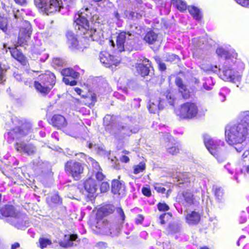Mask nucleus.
I'll use <instances>...</instances> for the list:
<instances>
[{
    "instance_id": "f257e3e1",
    "label": "nucleus",
    "mask_w": 249,
    "mask_h": 249,
    "mask_svg": "<svg viewBox=\"0 0 249 249\" xmlns=\"http://www.w3.org/2000/svg\"><path fill=\"white\" fill-rule=\"evenodd\" d=\"M13 123L16 125L15 127L5 135L9 143H12L14 140H18L15 144V149L22 155L31 156L35 154L36 151V147L31 143H26L20 141L23 139L28 141L34 136L32 134V125L29 123H22L15 117L12 119Z\"/></svg>"
},
{
    "instance_id": "f03ea898",
    "label": "nucleus",
    "mask_w": 249,
    "mask_h": 249,
    "mask_svg": "<svg viewBox=\"0 0 249 249\" xmlns=\"http://www.w3.org/2000/svg\"><path fill=\"white\" fill-rule=\"evenodd\" d=\"M94 12L91 6L82 8L75 17L74 26L80 35H84L86 38L91 37L93 41L101 44L104 39L103 31L99 29L92 28L89 23V20L92 22L97 19Z\"/></svg>"
},
{
    "instance_id": "7ed1b4c3",
    "label": "nucleus",
    "mask_w": 249,
    "mask_h": 249,
    "mask_svg": "<svg viewBox=\"0 0 249 249\" xmlns=\"http://www.w3.org/2000/svg\"><path fill=\"white\" fill-rule=\"evenodd\" d=\"M225 133L226 140L231 145L241 143L249 138V111L241 113L236 123L227 125Z\"/></svg>"
},
{
    "instance_id": "20e7f679",
    "label": "nucleus",
    "mask_w": 249,
    "mask_h": 249,
    "mask_svg": "<svg viewBox=\"0 0 249 249\" xmlns=\"http://www.w3.org/2000/svg\"><path fill=\"white\" fill-rule=\"evenodd\" d=\"M216 53L218 56L225 58L223 66L218 69L219 77L224 81L234 83L239 82L241 79V75L236 70L237 54L233 50L227 51L223 48H217Z\"/></svg>"
},
{
    "instance_id": "39448f33",
    "label": "nucleus",
    "mask_w": 249,
    "mask_h": 249,
    "mask_svg": "<svg viewBox=\"0 0 249 249\" xmlns=\"http://www.w3.org/2000/svg\"><path fill=\"white\" fill-rule=\"evenodd\" d=\"M116 45L113 40H108L109 45L113 48H115L118 52L130 51L132 50L135 42V35L129 32H121L115 37Z\"/></svg>"
},
{
    "instance_id": "423d86ee",
    "label": "nucleus",
    "mask_w": 249,
    "mask_h": 249,
    "mask_svg": "<svg viewBox=\"0 0 249 249\" xmlns=\"http://www.w3.org/2000/svg\"><path fill=\"white\" fill-rule=\"evenodd\" d=\"M55 76L50 71H47L44 74L40 75L38 81H35L34 86L37 91L46 95L55 84Z\"/></svg>"
},
{
    "instance_id": "0eeeda50",
    "label": "nucleus",
    "mask_w": 249,
    "mask_h": 249,
    "mask_svg": "<svg viewBox=\"0 0 249 249\" xmlns=\"http://www.w3.org/2000/svg\"><path fill=\"white\" fill-rule=\"evenodd\" d=\"M204 142L208 150L217 159L219 162H222L224 160L225 158L222 157L219 154L221 148L224 146V142L223 141L213 139L209 135H205Z\"/></svg>"
},
{
    "instance_id": "6e6552de",
    "label": "nucleus",
    "mask_w": 249,
    "mask_h": 249,
    "mask_svg": "<svg viewBox=\"0 0 249 249\" xmlns=\"http://www.w3.org/2000/svg\"><path fill=\"white\" fill-rule=\"evenodd\" d=\"M35 4L47 15L60 11L63 6L58 0H34Z\"/></svg>"
},
{
    "instance_id": "1a4fd4ad",
    "label": "nucleus",
    "mask_w": 249,
    "mask_h": 249,
    "mask_svg": "<svg viewBox=\"0 0 249 249\" xmlns=\"http://www.w3.org/2000/svg\"><path fill=\"white\" fill-rule=\"evenodd\" d=\"M198 112V107L194 103L187 102L182 104L178 113L176 114L182 119H191L195 117Z\"/></svg>"
},
{
    "instance_id": "9d476101",
    "label": "nucleus",
    "mask_w": 249,
    "mask_h": 249,
    "mask_svg": "<svg viewBox=\"0 0 249 249\" xmlns=\"http://www.w3.org/2000/svg\"><path fill=\"white\" fill-rule=\"evenodd\" d=\"M7 221L18 229L24 230L30 226L28 217L26 215L18 213L15 216L8 218Z\"/></svg>"
},
{
    "instance_id": "9b49d317",
    "label": "nucleus",
    "mask_w": 249,
    "mask_h": 249,
    "mask_svg": "<svg viewBox=\"0 0 249 249\" xmlns=\"http://www.w3.org/2000/svg\"><path fill=\"white\" fill-rule=\"evenodd\" d=\"M20 28L18 43L19 46L26 44V42L30 38L32 33V29L30 23L26 20H23Z\"/></svg>"
},
{
    "instance_id": "f8f14e48",
    "label": "nucleus",
    "mask_w": 249,
    "mask_h": 249,
    "mask_svg": "<svg viewBox=\"0 0 249 249\" xmlns=\"http://www.w3.org/2000/svg\"><path fill=\"white\" fill-rule=\"evenodd\" d=\"M84 167L82 164L73 160L68 161L65 164V170L71 174L75 180H78L83 173Z\"/></svg>"
},
{
    "instance_id": "ddd939ff",
    "label": "nucleus",
    "mask_w": 249,
    "mask_h": 249,
    "mask_svg": "<svg viewBox=\"0 0 249 249\" xmlns=\"http://www.w3.org/2000/svg\"><path fill=\"white\" fill-rule=\"evenodd\" d=\"M95 227L100 230V232L104 234L113 236L119 234V229L116 228L115 231L113 230L112 231L109 228V223L106 219L104 218L97 220Z\"/></svg>"
},
{
    "instance_id": "4468645a",
    "label": "nucleus",
    "mask_w": 249,
    "mask_h": 249,
    "mask_svg": "<svg viewBox=\"0 0 249 249\" xmlns=\"http://www.w3.org/2000/svg\"><path fill=\"white\" fill-rule=\"evenodd\" d=\"M164 99L161 97H151L149 100L148 109L152 113H155L158 110H161L164 107Z\"/></svg>"
},
{
    "instance_id": "2eb2a0df",
    "label": "nucleus",
    "mask_w": 249,
    "mask_h": 249,
    "mask_svg": "<svg viewBox=\"0 0 249 249\" xmlns=\"http://www.w3.org/2000/svg\"><path fill=\"white\" fill-rule=\"evenodd\" d=\"M100 62L107 68L112 67V66H117L119 63L117 59H114L113 55H110L108 52H102L99 54Z\"/></svg>"
},
{
    "instance_id": "dca6fc26",
    "label": "nucleus",
    "mask_w": 249,
    "mask_h": 249,
    "mask_svg": "<svg viewBox=\"0 0 249 249\" xmlns=\"http://www.w3.org/2000/svg\"><path fill=\"white\" fill-rule=\"evenodd\" d=\"M201 215L196 211H188L185 214L186 222L189 225H196L200 221Z\"/></svg>"
},
{
    "instance_id": "f3484780",
    "label": "nucleus",
    "mask_w": 249,
    "mask_h": 249,
    "mask_svg": "<svg viewBox=\"0 0 249 249\" xmlns=\"http://www.w3.org/2000/svg\"><path fill=\"white\" fill-rule=\"evenodd\" d=\"M138 72L142 75L145 76L148 75L150 72L151 69L152 68L149 63V61L147 58H144L142 60V63H139L136 66Z\"/></svg>"
},
{
    "instance_id": "a211bd4d",
    "label": "nucleus",
    "mask_w": 249,
    "mask_h": 249,
    "mask_svg": "<svg viewBox=\"0 0 249 249\" xmlns=\"http://www.w3.org/2000/svg\"><path fill=\"white\" fill-rule=\"evenodd\" d=\"M78 241L76 234H66L65 235L63 240L60 243V245L64 248H69L76 246L78 243Z\"/></svg>"
},
{
    "instance_id": "6ab92c4d",
    "label": "nucleus",
    "mask_w": 249,
    "mask_h": 249,
    "mask_svg": "<svg viewBox=\"0 0 249 249\" xmlns=\"http://www.w3.org/2000/svg\"><path fill=\"white\" fill-rule=\"evenodd\" d=\"M67 43L70 48L71 50H80L83 48L79 44L74 34L71 31H69L67 33Z\"/></svg>"
},
{
    "instance_id": "aec40b11",
    "label": "nucleus",
    "mask_w": 249,
    "mask_h": 249,
    "mask_svg": "<svg viewBox=\"0 0 249 249\" xmlns=\"http://www.w3.org/2000/svg\"><path fill=\"white\" fill-rule=\"evenodd\" d=\"M85 190L89 194H94L98 188L96 181L92 178L86 179L84 183Z\"/></svg>"
},
{
    "instance_id": "412c9836",
    "label": "nucleus",
    "mask_w": 249,
    "mask_h": 249,
    "mask_svg": "<svg viewBox=\"0 0 249 249\" xmlns=\"http://www.w3.org/2000/svg\"><path fill=\"white\" fill-rule=\"evenodd\" d=\"M181 201L183 204L187 206H190L196 203L192 193L188 191L182 193Z\"/></svg>"
},
{
    "instance_id": "4be33fe9",
    "label": "nucleus",
    "mask_w": 249,
    "mask_h": 249,
    "mask_svg": "<svg viewBox=\"0 0 249 249\" xmlns=\"http://www.w3.org/2000/svg\"><path fill=\"white\" fill-rule=\"evenodd\" d=\"M143 39L146 42L150 44H159L160 42L158 35L152 30H150L146 33Z\"/></svg>"
},
{
    "instance_id": "5701e85b",
    "label": "nucleus",
    "mask_w": 249,
    "mask_h": 249,
    "mask_svg": "<svg viewBox=\"0 0 249 249\" xmlns=\"http://www.w3.org/2000/svg\"><path fill=\"white\" fill-rule=\"evenodd\" d=\"M176 85L178 87V90L184 99H188L190 96V92L186 86L183 84L182 80L179 78L176 79Z\"/></svg>"
},
{
    "instance_id": "b1692460",
    "label": "nucleus",
    "mask_w": 249,
    "mask_h": 249,
    "mask_svg": "<svg viewBox=\"0 0 249 249\" xmlns=\"http://www.w3.org/2000/svg\"><path fill=\"white\" fill-rule=\"evenodd\" d=\"M124 185L118 180L112 181L111 191L114 194L123 195L124 191Z\"/></svg>"
},
{
    "instance_id": "393cba45",
    "label": "nucleus",
    "mask_w": 249,
    "mask_h": 249,
    "mask_svg": "<svg viewBox=\"0 0 249 249\" xmlns=\"http://www.w3.org/2000/svg\"><path fill=\"white\" fill-rule=\"evenodd\" d=\"M52 122L53 126L60 129L65 127L67 124L65 118L63 116L59 114L53 116Z\"/></svg>"
},
{
    "instance_id": "a878e982",
    "label": "nucleus",
    "mask_w": 249,
    "mask_h": 249,
    "mask_svg": "<svg viewBox=\"0 0 249 249\" xmlns=\"http://www.w3.org/2000/svg\"><path fill=\"white\" fill-rule=\"evenodd\" d=\"M1 215L8 218L15 216L18 212H16L14 207L12 205H5L0 209Z\"/></svg>"
},
{
    "instance_id": "bb28decb",
    "label": "nucleus",
    "mask_w": 249,
    "mask_h": 249,
    "mask_svg": "<svg viewBox=\"0 0 249 249\" xmlns=\"http://www.w3.org/2000/svg\"><path fill=\"white\" fill-rule=\"evenodd\" d=\"M167 139L168 142L166 145L167 151L172 155L176 154L178 152L179 148L176 145L175 143H173V138L171 135H168Z\"/></svg>"
},
{
    "instance_id": "cd10ccee",
    "label": "nucleus",
    "mask_w": 249,
    "mask_h": 249,
    "mask_svg": "<svg viewBox=\"0 0 249 249\" xmlns=\"http://www.w3.org/2000/svg\"><path fill=\"white\" fill-rule=\"evenodd\" d=\"M61 73L64 77H71L74 79H78L80 75L79 72L75 71L70 68L63 69L61 71Z\"/></svg>"
},
{
    "instance_id": "c85d7f7f",
    "label": "nucleus",
    "mask_w": 249,
    "mask_h": 249,
    "mask_svg": "<svg viewBox=\"0 0 249 249\" xmlns=\"http://www.w3.org/2000/svg\"><path fill=\"white\" fill-rule=\"evenodd\" d=\"M112 20L117 25L118 27H121L123 23L122 18H124L122 13L118 10H115L112 13Z\"/></svg>"
},
{
    "instance_id": "c756f323",
    "label": "nucleus",
    "mask_w": 249,
    "mask_h": 249,
    "mask_svg": "<svg viewBox=\"0 0 249 249\" xmlns=\"http://www.w3.org/2000/svg\"><path fill=\"white\" fill-rule=\"evenodd\" d=\"M8 49L10 50L11 54L13 58L20 62L24 60V55L17 48H11L9 47Z\"/></svg>"
},
{
    "instance_id": "7c9ffc66",
    "label": "nucleus",
    "mask_w": 249,
    "mask_h": 249,
    "mask_svg": "<svg viewBox=\"0 0 249 249\" xmlns=\"http://www.w3.org/2000/svg\"><path fill=\"white\" fill-rule=\"evenodd\" d=\"M216 199L221 202L224 199V192L223 188L217 186H214L213 188Z\"/></svg>"
},
{
    "instance_id": "2f4dec72",
    "label": "nucleus",
    "mask_w": 249,
    "mask_h": 249,
    "mask_svg": "<svg viewBox=\"0 0 249 249\" xmlns=\"http://www.w3.org/2000/svg\"><path fill=\"white\" fill-rule=\"evenodd\" d=\"M178 181H181L179 183L182 184L184 182H190L193 179L192 174L190 173H179L178 175Z\"/></svg>"
},
{
    "instance_id": "473e14b6",
    "label": "nucleus",
    "mask_w": 249,
    "mask_h": 249,
    "mask_svg": "<svg viewBox=\"0 0 249 249\" xmlns=\"http://www.w3.org/2000/svg\"><path fill=\"white\" fill-rule=\"evenodd\" d=\"M172 4L181 12L185 11L187 8L186 2L183 0H172Z\"/></svg>"
},
{
    "instance_id": "72a5a7b5",
    "label": "nucleus",
    "mask_w": 249,
    "mask_h": 249,
    "mask_svg": "<svg viewBox=\"0 0 249 249\" xmlns=\"http://www.w3.org/2000/svg\"><path fill=\"white\" fill-rule=\"evenodd\" d=\"M142 13H137L132 11H125L124 15L125 18L133 20L139 19L142 17Z\"/></svg>"
},
{
    "instance_id": "f704fd0d",
    "label": "nucleus",
    "mask_w": 249,
    "mask_h": 249,
    "mask_svg": "<svg viewBox=\"0 0 249 249\" xmlns=\"http://www.w3.org/2000/svg\"><path fill=\"white\" fill-rule=\"evenodd\" d=\"M188 9L190 14L196 20L201 18V15L199 10L195 6H188Z\"/></svg>"
},
{
    "instance_id": "c9c22d12",
    "label": "nucleus",
    "mask_w": 249,
    "mask_h": 249,
    "mask_svg": "<svg viewBox=\"0 0 249 249\" xmlns=\"http://www.w3.org/2000/svg\"><path fill=\"white\" fill-rule=\"evenodd\" d=\"M119 130L121 134L125 136H129L131 132L134 133L137 132L138 129L137 128H135L133 129H130L129 128L126 126H122L121 128H119Z\"/></svg>"
},
{
    "instance_id": "e433bc0d",
    "label": "nucleus",
    "mask_w": 249,
    "mask_h": 249,
    "mask_svg": "<svg viewBox=\"0 0 249 249\" xmlns=\"http://www.w3.org/2000/svg\"><path fill=\"white\" fill-rule=\"evenodd\" d=\"M145 163L144 162H140L138 164L134 165L133 167V173L137 175L142 172L145 169Z\"/></svg>"
},
{
    "instance_id": "4c0bfd02",
    "label": "nucleus",
    "mask_w": 249,
    "mask_h": 249,
    "mask_svg": "<svg viewBox=\"0 0 249 249\" xmlns=\"http://www.w3.org/2000/svg\"><path fill=\"white\" fill-rule=\"evenodd\" d=\"M163 96L165 97L166 101L168 102L170 105L174 106L176 98L173 92L167 91Z\"/></svg>"
},
{
    "instance_id": "58836bf2",
    "label": "nucleus",
    "mask_w": 249,
    "mask_h": 249,
    "mask_svg": "<svg viewBox=\"0 0 249 249\" xmlns=\"http://www.w3.org/2000/svg\"><path fill=\"white\" fill-rule=\"evenodd\" d=\"M115 210L114 206L108 205L102 207L100 210L104 216L112 213Z\"/></svg>"
},
{
    "instance_id": "ea45409f",
    "label": "nucleus",
    "mask_w": 249,
    "mask_h": 249,
    "mask_svg": "<svg viewBox=\"0 0 249 249\" xmlns=\"http://www.w3.org/2000/svg\"><path fill=\"white\" fill-rule=\"evenodd\" d=\"M93 164H95L94 167H95V169L97 170V171L96 173V178L99 181L103 180L105 178V176L103 175L102 172L101 171H100V170L101 169L100 167L99 166L98 163L97 162L94 161L93 163Z\"/></svg>"
},
{
    "instance_id": "a19ab883",
    "label": "nucleus",
    "mask_w": 249,
    "mask_h": 249,
    "mask_svg": "<svg viewBox=\"0 0 249 249\" xmlns=\"http://www.w3.org/2000/svg\"><path fill=\"white\" fill-rule=\"evenodd\" d=\"M39 247L41 249H44L47 247L48 245H50L52 244V241L49 239L42 237L40 238L39 239Z\"/></svg>"
},
{
    "instance_id": "79ce46f5",
    "label": "nucleus",
    "mask_w": 249,
    "mask_h": 249,
    "mask_svg": "<svg viewBox=\"0 0 249 249\" xmlns=\"http://www.w3.org/2000/svg\"><path fill=\"white\" fill-rule=\"evenodd\" d=\"M7 19L3 16L0 15V29L3 32L7 30Z\"/></svg>"
},
{
    "instance_id": "37998d69",
    "label": "nucleus",
    "mask_w": 249,
    "mask_h": 249,
    "mask_svg": "<svg viewBox=\"0 0 249 249\" xmlns=\"http://www.w3.org/2000/svg\"><path fill=\"white\" fill-rule=\"evenodd\" d=\"M34 53L39 55V56L37 57V59L42 62H45L49 57V54L44 52L34 51Z\"/></svg>"
},
{
    "instance_id": "c03bdc74",
    "label": "nucleus",
    "mask_w": 249,
    "mask_h": 249,
    "mask_svg": "<svg viewBox=\"0 0 249 249\" xmlns=\"http://www.w3.org/2000/svg\"><path fill=\"white\" fill-rule=\"evenodd\" d=\"M172 216L170 213H164L160 216V223L161 224H164L166 221L169 219Z\"/></svg>"
},
{
    "instance_id": "a18cd8bd",
    "label": "nucleus",
    "mask_w": 249,
    "mask_h": 249,
    "mask_svg": "<svg viewBox=\"0 0 249 249\" xmlns=\"http://www.w3.org/2000/svg\"><path fill=\"white\" fill-rule=\"evenodd\" d=\"M141 27L136 25V24L130 25V33L134 35V34H140L141 32L140 31Z\"/></svg>"
},
{
    "instance_id": "49530a36",
    "label": "nucleus",
    "mask_w": 249,
    "mask_h": 249,
    "mask_svg": "<svg viewBox=\"0 0 249 249\" xmlns=\"http://www.w3.org/2000/svg\"><path fill=\"white\" fill-rule=\"evenodd\" d=\"M112 117L109 115H107L103 119L104 124L107 126L112 125Z\"/></svg>"
},
{
    "instance_id": "de8ad7c7",
    "label": "nucleus",
    "mask_w": 249,
    "mask_h": 249,
    "mask_svg": "<svg viewBox=\"0 0 249 249\" xmlns=\"http://www.w3.org/2000/svg\"><path fill=\"white\" fill-rule=\"evenodd\" d=\"M71 77H63V81L65 84L70 85L71 86H75L77 84V82L75 80H71Z\"/></svg>"
},
{
    "instance_id": "09e8293b",
    "label": "nucleus",
    "mask_w": 249,
    "mask_h": 249,
    "mask_svg": "<svg viewBox=\"0 0 249 249\" xmlns=\"http://www.w3.org/2000/svg\"><path fill=\"white\" fill-rule=\"evenodd\" d=\"M157 207L160 212H165L169 210V206L165 203H159L157 205Z\"/></svg>"
},
{
    "instance_id": "8fccbe9b",
    "label": "nucleus",
    "mask_w": 249,
    "mask_h": 249,
    "mask_svg": "<svg viewBox=\"0 0 249 249\" xmlns=\"http://www.w3.org/2000/svg\"><path fill=\"white\" fill-rule=\"evenodd\" d=\"M52 201L55 204L61 203V199L57 194L55 193L51 197Z\"/></svg>"
},
{
    "instance_id": "3c124183",
    "label": "nucleus",
    "mask_w": 249,
    "mask_h": 249,
    "mask_svg": "<svg viewBox=\"0 0 249 249\" xmlns=\"http://www.w3.org/2000/svg\"><path fill=\"white\" fill-rule=\"evenodd\" d=\"M109 188V185L107 182H103L100 185V191L102 193L106 192Z\"/></svg>"
},
{
    "instance_id": "603ef678",
    "label": "nucleus",
    "mask_w": 249,
    "mask_h": 249,
    "mask_svg": "<svg viewBox=\"0 0 249 249\" xmlns=\"http://www.w3.org/2000/svg\"><path fill=\"white\" fill-rule=\"evenodd\" d=\"M201 69H202L204 71H213V72H216L218 71V68L216 66H209L208 67L205 68L204 66L202 65L201 67Z\"/></svg>"
},
{
    "instance_id": "864d4df0",
    "label": "nucleus",
    "mask_w": 249,
    "mask_h": 249,
    "mask_svg": "<svg viewBox=\"0 0 249 249\" xmlns=\"http://www.w3.org/2000/svg\"><path fill=\"white\" fill-rule=\"evenodd\" d=\"M238 4L240 5L246 7H249V0H234Z\"/></svg>"
},
{
    "instance_id": "5fc2aeb1",
    "label": "nucleus",
    "mask_w": 249,
    "mask_h": 249,
    "mask_svg": "<svg viewBox=\"0 0 249 249\" xmlns=\"http://www.w3.org/2000/svg\"><path fill=\"white\" fill-rule=\"evenodd\" d=\"M116 212L120 216L122 221L124 222L125 219V214L123 209L120 207H118L116 209Z\"/></svg>"
},
{
    "instance_id": "6e6d98bb",
    "label": "nucleus",
    "mask_w": 249,
    "mask_h": 249,
    "mask_svg": "<svg viewBox=\"0 0 249 249\" xmlns=\"http://www.w3.org/2000/svg\"><path fill=\"white\" fill-rule=\"evenodd\" d=\"M53 62L54 65L58 66H62L64 63V61L59 58H56L53 59Z\"/></svg>"
},
{
    "instance_id": "4d7b16f0",
    "label": "nucleus",
    "mask_w": 249,
    "mask_h": 249,
    "mask_svg": "<svg viewBox=\"0 0 249 249\" xmlns=\"http://www.w3.org/2000/svg\"><path fill=\"white\" fill-rule=\"evenodd\" d=\"M107 244L105 242H100L98 243L93 249H106Z\"/></svg>"
},
{
    "instance_id": "13d9d810",
    "label": "nucleus",
    "mask_w": 249,
    "mask_h": 249,
    "mask_svg": "<svg viewBox=\"0 0 249 249\" xmlns=\"http://www.w3.org/2000/svg\"><path fill=\"white\" fill-rule=\"evenodd\" d=\"M74 156L77 157V159L83 161V160H86L87 155L83 153H75Z\"/></svg>"
},
{
    "instance_id": "bf43d9fd",
    "label": "nucleus",
    "mask_w": 249,
    "mask_h": 249,
    "mask_svg": "<svg viewBox=\"0 0 249 249\" xmlns=\"http://www.w3.org/2000/svg\"><path fill=\"white\" fill-rule=\"evenodd\" d=\"M142 193L145 196H151V190L148 187H143L142 188Z\"/></svg>"
},
{
    "instance_id": "052dcab7",
    "label": "nucleus",
    "mask_w": 249,
    "mask_h": 249,
    "mask_svg": "<svg viewBox=\"0 0 249 249\" xmlns=\"http://www.w3.org/2000/svg\"><path fill=\"white\" fill-rule=\"evenodd\" d=\"M155 189L158 192V193H161L162 194H163L165 193L166 189L160 186L159 184H157L155 186Z\"/></svg>"
},
{
    "instance_id": "680f3d73",
    "label": "nucleus",
    "mask_w": 249,
    "mask_h": 249,
    "mask_svg": "<svg viewBox=\"0 0 249 249\" xmlns=\"http://www.w3.org/2000/svg\"><path fill=\"white\" fill-rule=\"evenodd\" d=\"M116 228L119 229V232L120 229V227L118 225H116L114 224L109 223V228L110 229H111L112 231L113 230L114 231H115Z\"/></svg>"
},
{
    "instance_id": "e2e57ef3",
    "label": "nucleus",
    "mask_w": 249,
    "mask_h": 249,
    "mask_svg": "<svg viewBox=\"0 0 249 249\" xmlns=\"http://www.w3.org/2000/svg\"><path fill=\"white\" fill-rule=\"evenodd\" d=\"M120 160L123 162L127 163L129 161V158L127 156L124 155L120 158Z\"/></svg>"
},
{
    "instance_id": "0e129e2a",
    "label": "nucleus",
    "mask_w": 249,
    "mask_h": 249,
    "mask_svg": "<svg viewBox=\"0 0 249 249\" xmlns=\"http://www.w3.org/2000/svg\"><path fill=\"white\" fill-rule=\"evenodd\" d=\"M14 75L15 78L16 79V80L18 81H22V76L18 73H17L16 72H14Z\"/></svg>"
},
{
    "instance_id": "69168bd1",
    "label": "nucleus",
    "mask_w": 249,
    "mask_h": 249,
    "mask_svg": "<svg viewBox=\"0 0 249 249\" xmlns=\"http://www.w3.org/2000/svg\"><path fill=\"white\" fill-rule=\"evenodd\" d=\"M178 58V56L173 54L169 55V58H167L168 61H174Z\"/></svg>"
},
{
    "instance_id": "338daca9",
    "label": "nucleus",
    "mask_w": 249,
    "mask_h": 249,
    "mask_svg": "<svg viewBox=\"0 0 249 249\" xmlns=\"http://www.w3.org/2000/svg\"><path fill=\"white\" fill-rule=\"evenodd\" d=\"M160 70L163 71L166 70V65L164 63L160 62L159 64Z\"/></svg>"
},
{
    "instance_id": "774afa93",
    "label": "nucleus",
    "mask_w": 249,
    "mask_h": 249,
    "mask_svg": "<svg viewBox=\"0 0 249 249\" xmlns=\"http://www.w3.org/2000/svg\"><path fill=\"white\" fill-rule=\"evenodd\" d=\"M237 146L235 147V149L238 152H240L243 150L242 146L241 145V143L235 144Z\"/></svg>"
}]
</instances>
